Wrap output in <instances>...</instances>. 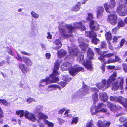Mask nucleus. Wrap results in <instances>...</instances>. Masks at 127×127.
I'll list each match as a JSON object with an SVG mask.
<instances>
[{"instance_id":"obj_1","label":"nucleus","mask_w":127,"mask_h":127,"mask_svg":"<svg viewBox=\"0 0 127 127\" xmlns=\"http://www.w3.org/2000/svg\"><path fill=\"white\" fill-rule=\"evenodd\" d=\"M58 24L59 25L58 28L60 32L61 36L65 38L72 36V33L75 29H79L82 31L86 30L85 26L81 22L74 23L73 27L71 25L66 24L63 22H59Z\"/></svg>"},{"instance_id":"obj_2","label":"nucleus","mask_w":127,"mask_h":127,"mask_svg":"<svg viewBox=\"0 0 127 127\" xmlns=\"http://www.w3.org/2000/svg\"><path fill=\"white\" fill-rule=\"evenodd\" d=\"M61 68L62 70L69 69V72L70 74L74 76L80 71H83L84 68L82 67H78L75 66L71 67V63L66 62L63 64L61 66Z\"/></svg>"},{"instance_id":"obj_3","label":"nucleus","mask_w":127,"mask_h":127,"mask_svg":"<svg viewBox=\"0 0 127 127\" xmlns=\"http://www.w3.org/2000/svg\"><path fill=\"white\" fill-rule=\"evenodd\" d=\"M119 5L117 7V12L119 15L124 16L127 14V9L126 7L123 4L124 2L121 0H117Z\"/></svg>"},{"instance_id":"obj_4","label":"nucleus","mask_w":127,"mask_h":127,"mask_svg":"<svg viewBox=\"0 0 127 127\" xmlns=\"http://www.w3.org/2000/svg\"><path fill=\"white\" fill-rule=\"evenodd\" d=\"M95 49L98 53V59L102 61H104V58H109L112 56H114L117 53L116 52H114L113 53L106 54L104 55V54L107 53V52L105 51L100 52L99 49L96 48Z\"/></svg>"},{"instance_id":"obj_5","label":"nucleus","mask_w":127,"mask_h":127,"mask_svg":"<svg viewBox=\"0 0 127 127\" xmlns=\"http://www.w3.org/2000/svg\"><path fill=\"white\" fill-rule=\"evenodd\" d=\"M60 67V64L58 62H55V63L54 67L53 73L50 75L51 78V83H55L59 80V78L56 77L58 74L57 70L59 69Z\"/></svg>"},{"instance_id":"obj_6","label":"nucleus","mask_w":127,"mask_h":127,"mask_svg":"<svg viewBox=\"0 0 127 127\" xmlns=\"http://www.w3.org/2000/svg\"><path fill=\"white\" fill-rule=\"evenodd\" d=\"M43 109V106L40 105L38 106L35 107V114L36 115L37 117L39 119L48 118L47 116L44 115L41 112Z\"/></svg>"},{"instance_id":"obj_7","label":"nucleus","mask_w":127,"mask_h":127,"mask_svg":"<svg viewBox=\"0 0 127 127\" xmlns=\"http://www.w3.org/2000/svg\"><path fill=\"white\" fill-rule=\"evenodd\" d=\"M110 99L111 101L118 102L124 105V107L127 108V100L121 96L118 97L111 96Z\"/></svg>"},{"instance_id":"obj_8","label":"nucleus","mask_w":127,"mask_h":127,"mask_svg":"<svg viewBox=\"0 0 127 127\" xmlns=\"http://www.w3.org/2000/svg\"><path fill=\"white\" fill-rule=\"evenodd\" d=\"M110 82L109 80H102L101 83H99L96 85V86L99 89H101L104 87L106 89L109 88L110 86Z\"/></svg>"},{"instance_id":"obj_9","label":"nucleus","mask_w":127,"mask_h":127,"mask_svg":"<svg viewBox=\"0 0 127 127\" xmlns=\"http://www.w3.org/2000/svg\"><path fill=\"white\" fill-rule=\"evenodd\" d=\"M118 18L115 14H111L109 15L107 21L112 25H114L117 24Z\"/></svg>"},{"instance_id":"obj_10","label":"nucleus","mask_w":127,"mask_h":127,"mask_svg":"<svg viewBox=\"0 0 127 127\" xmlns=\"http://www.w3.org/2000/svg\"><path fill=\"white\" fill-rule=\"evenodd\" d=\"M123 79H121L119 83V85L118 82H116L113 84H112V89L114 91H116L120 88V89H122L123 88Z\"/></svg>"},{"instance_id":"obj_11","label":"nucleus","mask_w":127,"mask_h":127,"mask_svg":"<svg viewBox=\"0 0 127 127\" xmlns=\"http://www.w3.org/2000/svg\"><path fill=\"white\" fill-rule=\"evenodd\" d=\"M24 116L27 119L33 122H35L36 120L34 115L32 113H30L28 111H24Z\"/></svg>"},{"instance_id":"obj_12","label":"nucleus","mask_w":127,"mask_h":127,"mask_svg":"<svg viewBox=\"0 0 127 127\" xmlns=\"http://www.w3.org/2000/svg\"><path fill=\"white\" fill-rule=\"evenodd\" d=\"M85 41V40L82 37H79L78 38V42L80 43L79 46L84 52L86 51L88 46L87 44L84 43Z\"/></svg>"},{"instance_id":"obj_13","label":"nucleus","mask_w":127,"mask_h":127,"mask_svg":"<svg viewBox=\"0 0 127 127\" xmlns=\"http://www.w3.org/2000/svg\"><path fill=\"white\" fill-rule=\"evenodd\" d=\"M91 91L93 92H94L92 95V98L94 102L96 103L98 101V95L97 92H98V89L95 88H92L91 89Z\"/></svg>"},{"instance_id":"obj_14","label":"nucleus","mask_w":127,"mask_h":127,"mask_svg":"<svg viewBox=\"0 0 127 127\" xmlns=\"http://www.w3.org/2000/svg\"><path fill=\"white\" fill-rule=\"evenodd\" d=\"M107 107L110 108L111 111L114 112L121 108V107L120 106H117L115 104H113L110 102H108L107 103Z\"/></svg>"},{"instance_id":"obj_15","label":"nucleus","mask_w":127,"mask_h":127,"mask_svg":"<svg viewBox=\"0 0 127 127\" xmlns=\"http://www.w3.org/2000/svg\"><path fill=\"white\" fill-rule=\"evenodd\" d=\"M90 87L86 85H84L82 87V90L81 92L80 91L79 92V94H81L82 95H85L89 93V89Z\"/></svg>"},{"instance_id":"obj_16","label":"nucleus","mask_w":127,"mask_h":127,"mask_svg":"<svg viewBox=\"0 0 127 127\" xmlns=\"http://www.w3.org/2000/svg\"><path fill=\"white\" fill-rule=\"evenodd\" d=\"M97 18H101L103 15L104 10L102 7L99 6L97 8Z\"/></svg>"},{"instance_id":"obj_17","label":"nucleus","mask_w":127,"mask_h":127,"mask_svg":"<svg viewBox=\"0 0 127 127\" xmlns=\"http://www.w3.org/2000/svg\"><path fill=\"white\" fill-rule=\"evenodd\" d=\"M49 84V78L47 77L45 79L41 80L39 82V87H44L45 85H47Z\"/></svg>"},{"instance_id":"obj_18","label":"nucleus","mask_w":127,"mask_h":127,"mask_svg":"<svg viewBox=\"0 0 127 127\" xmlns=\"http://www.w3.org/2000/svg\"><path fill=\"white\" fill-rule=\"evenodd\" d=\"M54 45L56 46L53 47V48L55 49L58 50L60 49L62 46V45L61 41L59 39H56L53 42Z\"/></svg>"},{"instance_id":"obj_19","label":"nucleus","mask_w":127,"mask_h":127,"mask_svg":"<svg viewBox=\"0 0 127 127\" xmlns=\"http://www.w3.org/2000/svg\"><path fill=\"white\" fill-rule=\"evenodd\" d=\"M83 65L86 68L90 71H92L93 69L92 63L90 61H87L86 62H84Z\"/></svg>"},{"instance_id":"obj_20","label":"nucleus","mask_w":127,"mask_h":127,"mask_svg":"<svg viewBox=\"0 0 127 127\" xmlns=\"http://www.w3.org/2000/svg\"><path fill=\"white\" fill-rule=\"evenodd\" d=\"M23 62L28 66L31 65L33 64L31 60L29 58L26 57H22Z\"/></svg>"},{"instance_id":"obj_21","label":"nucleus","mask_w":127,"mask_h":127,"mask_svg":"<svg viewBox=\"0 0 127 127\" xmlns=\"http://www.w3.org/2000/svg\"><path fill=\"white\" fill-rule=\"evenodd\" d=\"M69 51L70 56L72 57H74L77 55V52L78 51L77 49H72L71 48H69Z\"/></svg>"},{"instance_id":"obj_22","label":"nucleus","mask_w":127,"mask_h":127,"mask_svg":"<svg viewBox=\"0 0 127 127\" xmlns=\"http://www.w3.org/2000/svg\"><path fill=\"white\" fill-rule=\"evenodd\" d=\"M100 99L103 101L107 100L108 98L106 94L104 92H101L99 94Z\"/></svg>"},{"instance_id":"obj_23","label":"nucleus","mask_w":127,"mask_h":127,"mask_svg":"<svg viewBox=\"0 0 127 127\" xmlns=\"http://www.w3.org/2000/svg\"><path fill=\"white\" fill-rule=\"evenodd\" d=\"M59 88L60 89V88L59 86L56 85H52L48 86V87H46V91L49 92L51 91L55 90V88Z\"/></svg>"},{"instance_id":"obj_24","label":"nucleus","mask_w":127,"mask_h":127,"mask_svg":"<svg viewBox=\"0 0 127 127\" xmlns=\"http://www.w3.org/2000/svg\"><path fill=\"white\" fill-rule=\"evenodd\" d=\"M66 51L64 50L61 49L58 51V56L59 58H62L66 55Z\"/></svg>"},{"instance_id":"obj_25","label":"nucleus","mask_w":127,"mask_h":127,"mask_svg":"<svg viewBox=\"0 0 127 127\" xmlns=\"http://www.w3.org/2000/svg\"><path fill=\"white\" fill-rule=\"evenodd\" d=\"M19 67L22 72L25 74L27 73V68L25 66V65L23 64H20L19 65Z\"/></svg>"},{"instance_id":"obj_26","label":"nucleus","mask_w":127,"mask_h":127,"mask_svg":"<svg viewBox=\"0 0 127 127\" xmlns=\"http://www.w3.org/2000/svg\"><path fill=\"white\" fill-rule=\"evenodd\" d=\"M94 54L92 49L89 48L87 52V57L88 58L90 59H93Z\"/></svg>"},{"instance_id":"obj_27","label":"nucleus","mask_w":127,"mask_h":127,"mask_svg":"<svg viewBox=\"0 0 127 127\" xmlns=\"http://www.w3.org/2000/svg\"><path fill=\"white\" fill-rule=\"evenodd\" d=\"M117 75V73L116 72H113V74L110 76L109 79L108 80H109V82H110V84H111L112 82L114 81L115 79L114 78L116 77Z\"/></svg>"},{"instance_id":"obj_28","label":"nucleus","mask_w":127,"mask_h":127,"mask_svg":"<svg viewBox=\"0 0 127 127\" xmlns=\"http://www.w3.org/2000/svg\"><path fill=\"white\" fill-rule=\"evenodd\" d=\"M96 33L94 32V31H92L91 32H90L89 31H86L85 35L86 36L91 38Z\"/></svg>"},{"instance_id":"obj_29","label":"nucleus","mask_w":127,"mask_h":127,"mask_svg":"<svg viewBox=\"0 0 127 127\" xmlns=\"http://www.w3.org/2000/svg\"><path fill=\"white\" fill-rule=\"evenodd\" d=\"M96 33L91 38L92 39V42L95 44H96L99 41V40L96 38Z\"/></svg>"},{"instance_id":"obj_30","label":"nucleus","mask_w":127,"mask_h":127,"mask_svg":"<svg viewBox=\"0 0 127 127\" xmlns=\"http://www.w3.org/2000/svg\"><path fill=\"white\" fill-rule=\"evenodd\" d=\"M77 60L80 63H81L83 62L84 61L83 55L81 53H79Z\"/></svg>"},{"instance_id":"obj_31","label":"nucleus","mask_w":127,"mask_h":127,"mask_svg":"<svg viewBox=\"0 0 127 127\" xmlns=\"http://www.w3.org/2000/svg\"><path fill=\"white\" fill-rule=\"evenodd\" d=\"M90 111L92 115L96 114L98 112H100L99 110H98L97 108L93 107L91 108Z\"/></svg>"},{"instance_id":"obj_32","label":"nucleus","mask_w":127,"mask_h":127,"mask_svg":"<svg viewBox=\"0 0 127 127\" xmlns=\"http://www.w3.org/2000/svg\"><path fill=\"white\" fill-rule=\"evenodd\" d=\"M94 21L91 20L90 22V26L91 28L93 30H96L98 29V27L94 26Z\"/></svg>"},{"instance_id":"obj_33","label":"nucleus","mask_w":127,"mask_h":127,"mask_svg":"<svg viewBox=\"0 0 127 127\" xmlns=\"http://www.w3.org/2000/svg\"><path fill=\"white\" fill-rule=\"evenodd\" d=\"M80 2H78L75 6L73 7L72 8L71 11H78L80 8Z\"/></svg>"},{"instance_id":"obj_34","label":"nucleus","mask_w":127,"mask_h":127,"mask_svg":"<svg viewBox=\"0 0 127 127\" xmlns=\"http://www.w3.org/2000/svg\"><path fill=\"white\" fill-rule=\"evenodd\" d=\"M0 103L6 106H9L10 105V103L7 102L6 100L4 99H0Z\"/></svg>"},{"instance_id":"obj_35","label":"nucleus","mask_w":127,"mask_h":127,"mask_svg":"<svg viewBox=\"0 0 127 127\" xmlns=\"http://www.w3.org/2000/svg\"><path fill=\"white\" fill-rule=\"evenodd\" d=\"M110 5L109 4L107 3H106L104 4V7L106 10V11L108 13H110V10L109 9L110 8H111L110 7Z\"/></svg>"},{"instance_id":"obj_36","label":"nucleus","mask_w":127,"mask_h":127,"mask_svg":"<svg viewBox=\"0 0 127 127\" xmlns=\"http://www.w3.org/2000/svg\"><path fill=\"white\" fill-rule=\"evenodd\" d=\"M24 112L23 110H18L16 111V113L17 115H20V117H22L24 115Z\"/></svg>"},{"instance_id":"obj_37","label":"nucleus","mask_w":127,"mask_h":127,"mask_svg":"<svg viewBox=\"0 0 127 127\" xmlns=\"http://www.w3.org/2000/svg\"><path fill=\"white\" fill-rule=\"evenodd\" d=\"M125 24L123 21L120 19H119L118 23V27L120 28L123 27L124 26Z\"/></svg>"},{"instance_id":"obj_38","label":"nucleus","mask_w":127,"mask_h":127,"mask_svg":"<svg viewBox=\"0 0 127 127\" xmlns=\"http://www.w3.org/2000/svg\"><path fill=\"white\" fill-rule=\"evenodd\" d=\"M106 39L108 40H110L111 38V34L109 32L106 33L105 34Z\"/></svg>"},{"instance_id":"obj_39","label":"nucleus","mask_w":127,"mask_h":127,"mask_svg":"<svg viewBox=\"0 0 127 127\" xmlns=\"http://www.w3.org/2000/svg\"><path fill=\"white\" fill-rule=\"evenodd\" d=\"M44 122L45 124L47 125L48 127H53L54 126L53 124L49 121L47 120H45Z\"/></svg>"},{"instance_id":"obj_40","label":"nucleus","mask_w":127,"mask_h":127,"mask_svg":"<svg viewBox=\"0 0 127 127\" xmlns=\"http://www.w3.org/2000/svg\"><path fill=\"white\" fill-rule=\"evenodd\" d=\"M31 14L32 17L35 19L38 18L39 17L38 14L33 11H32L31 12Z\"/></svg>"},{"instance_id":"obj_41","label":"nucleus","mask_w":127,"mask_h":127,"mask_svg":"<svg viewBox=\"0 0 127 127\" xmlns=\"http://www.w3.org/2000/svg\"><path fill=\"white\" fill-rule=\"evenodd\" d=\"M121 36L115 35L113 37L112 42L113 43H115L117 42V40L119 38H121Z\"/></svg>"},{"instance_id":"obj_42","label":"nucleus","mask_w":127,"mask_h":127,"mask_svg":"<svg viewBox=\"0 0 127 127\" xmlns=\"http://www.w3.org/2000/svg\"><path fill=\"white\" fill-rule=\"evenodd\" d=\"M87 16L86 18L87 20H89L93 19V15L91 13H88L87 14Z\"/></svg>"},{"instance_id":"obj_43","label":"nucleus","mask_w":127,"mask_h":127,"mask_svg":"<svg viewBox=\"0 0 127 127\" xmlns=\"http://www.w3.org/2000/svg\"><path fill=\"white\" fill-rule=\"evenodd\" d=\"M105 64H108L112 63H114L115 62V60L114 59L109 58L107 61H103Z\"/></svg>"},{"instance_id":"obj_44","label":"nucleus","mask_w":127,"mask_h":127,"mask_svg":"<svg viewBox=\"0 0 127 127\" xmlns=\"http://www.w3.org/2000/svg\"><path fill=\"white\" fill-rule=\"evenodd\" d=\"M115 1L111 0L109 3L110 7V8H113L115 5Z\"/></svg>"},{"instance_id":"obj_45","label":"nucleus","mask_w":127,"mask_h":127,"mask_svg":"<svg viewBox=\"0 0 127 127\" xmlns=\"http://www.w3.org/2000/svg\"><path fill=\"white\" fill-rule=\"evenodd\" d=\"M3 117V113L1 108L0 107V123H2V120L1 118Z\"/></svg>"},{"instance_id":"obj_46","label":"nucleus","mask_w":127,"mask_h":127,"mask_svg":"<svg viewBox=\"0 0 127 127\" xmlns=\"http://www.w3.org/2000/svg\"><path fill=\"white\" fill-rule=\"evenodd\" d=\"M27 101L29 103H31L33 102H35L36 101L33 98L31 97H29L27 98Z\"/></svg>"},{"instance_id":"obj_47","label":"nucleus","mask_w":127,"mask_h":127,"mask_svg":"<svg viewBox=\"0 0 127 127\" xmlns=\"http://www.w3.org/2000/svg\"><path fill=\"white\" fill-rule=\"evenodd\" d=\"M69 111L70 110H66L64 114V115L65 117L68 118L71 117V115H69L68 114Z\"/></svg>"},{"instance_id":"obj_48","label":"nucleus","mask_w":127,"mask_h":127,"mask_svg":"<svg viewBox=\"0 0 127 127\" xmlns=\"http://www.w3.org/2000/svg\"><path fill=\"white\" fill-rule=\"evenodd\" d=\"M31 29L32 31L34 33H36L37 32V28L34 25H33L32 26Z\"/></svg>"},{"instance_id":"obj_49","label":"nucleus","mask_w":127,"mask_h":127,"mask_svg":"<svg viewBox=\"0 0 127 127\" xmlns=\"http://www.w3.org/2000/svg\"><path fill=\"white\" fill-rule=\"evenodd\" d=\"M104 105L103 103L98 104V106L96 107V108H97L98 110H100V109L101 108L104 107Z\"/></svg>"},{"instance_id":"obj_50","label":"nucleus","mask_w":127,"mask_h":127,"mask_svg":"<svg viewBox=\"0 0 127 127\" xmlns=\"http://www.w3.org/2000/svg\"><path fill=\"white\" fill-rule=\"evenodd\" d=\"M93 124L92 121L87 123V127H93Z\"/></svg>"},{"instance_id":"obj_51","label":"nucleus","mask_w":127,"mask_h":127,"mask_svg":"<svg viewBox=\"0 0 127 127\" xmlns=\"http://www.w3.org/2000/svg\"><path fill=\"white\" fill-rule=\"evenodd\" d=\"M78 121V118L76 117L74 118H73V119L72 121L71 122L72 124H73L74 123L76 124Z\"/></svg>"},{"instance_id":"obj_52","label":"nucleus","mask_w":127,"mask_h":127,"mask_svg":"<svg viewBox=\"0 0 127 127\" xmlns=\"http://www.w3.org/2000/svg\"><path fill=\"white\" fill-rule=\"evenodd\" d=\"M63 80L64 81H69L71 80V78H69L67 75H65L64 76Z\"/></svg>"},{"instance_id":"obj_53","label":"nucleus","mask_w":127,"mask_h":127,"mask_svg":"<svg viewBox=\"0 0 127 127\" xmlns=\"http://www.w3.org/2000/svg\"><path fill=\"white\" fill-rule=\"evenodd\" d=\"M17 57L15 56V58L17 60H18L21 62H22V61H23L22 57V58L18 54H17Z\"/></svg>"},{"instance_id":"obj_54","label":"nucleus","mask_w":127,"mask_h":127,"mask_svg":"<svg viewBox=\"0 0 127 127\" xmlns=\"http://www.w3.org/2000/svg\"><path fill=\"white\" fill-rule=\"evenodd\" d=\"M67 84V83L65 82L62 81L59 83V84L62 87L64 88L66 86Z\"/></svg>"},{"instance_id":"obj_55","label":"nucleus","mask_w":127,"mask_h":127,"mask_svg":"<svg viewBox=\"0 0 127 127\" xmlns=\"http://www.w3.org/2000/svg\"><path fill=\"white\" fill-rule=\"evenodd\" d=\"M104 124V123L102 122L101 121H99L98 122L97 125L99 127H103Z\"/></svg>"},{"instance_id":"obj_56","label":"nucleus","mask_w":127,"mask_h":127,"mask_svg":"<svg viewBox=\"0 0 127 127\" xmlns=\"http://www.w3.org/2000/svg\"><path fill=\"white\" fill-rule=\"evenodd\" d=\"M125 40L124 39H122L120 43V46H119V47L120 48L122 47L125 42Z\"/></svg>"},{"instance_id":"obj_57","label":"nucleus","mask_w":127,"mask_h":127,"mask_svg":"<svg viewBox=\"0 0 127 127\" xmlns=\"http://www.w3.org/2000/svg\"><path fill=\"white\" fill-rule=\"evenodd\" d=\"M118 32V28L116 27L112 30V33L113 34L117 33Z\"/></svg>"},{"instance_id":"obj_58","label":"nucleus","mask_w":127,"mask_h":127,"mask_svg":"<svg viewBox=\"0 0 127 127\" xmlns=\"http://www.w3.org/2000/svg\"><path fill=\"white\" fill-rule=\"evenodd\" d=\"M127 118L124 117H121L119 119L120 121L121 122H123L125 121Z\"/></svg>"},{"instance_id":"obj_59","label":"nucleus","mask_w":127,"mask_h":127,"mask_svg":"<svg viewBox=\"0 0 127 127\" xmlns=\"http://www.w3.org/2000/svg\"><path fill=\"white\" fill-rule=\"evenodd\" d=\"M101 47L102 48H105L106 46L105 42L104 41L102 42L101 44Z\"/></svg>"},{"instance_id":"obj_60","label":"nucleus","mask_w":127,"mask_h":127,"mask_svg":"<svg viewBox=\"0 0 127 127\" xmlns=\"http://www.w3.org/2000/svg\"><path fill=\"white\" fill-rule=\"evenodd\" d=\"M21 53L22 54H25L27 56H30L31 55V54H30L28 53L23 51H21Z\"/></svg>"},{"instance_id":"obj_61","label":"nucleus","mask_w":127,"mask_h":127,"mask_svg":"<svg viewBox=\"0 0 127 127\" xmlns=\"http://www.w3.org/2000/svg\"><path fill=\"white\" fill-rule=\"evenodd\" d=\"M123 66L125 71L127 73V65L125 64H123Z\"/></svg>"},{"instance_id":"obj_62","label":"nucleus","mask_w":127,"mask_h":127,"mask_svg":"<svg viewBox=\"0 0 127 127\" xmlns=\"http://www.w3.org/2000/svg\"><path fill=\"white\" fill-rule=\"evenodd\" d=\"M65 110V109L64 108H62L58 111V113L59 114H62Z\"/></svg>"},{"instance_id":"obj_63","label":"nucleus","mask_w":127,"mask_h":127,"mask_svg":"<svg viewBox=\"0 0 127 127\" xmlns=\"http://www.w3.org/2000/svg\"><path fill=\"white\" fill-rule=\"evenodd\" d=\"M110 122H107L106 123H104L103 127H108L110 125Z\"/></svg>"},{"instance_id":"obj_64","label":"nucleus","mask_w":127,"mask_h":127,"mask_svg":"<svg viewBox=\"0 0 127 127\" xmlns=\"http://www.w3.org/2000/svg\"><path fill=\"white\" fill-rule=\"evenodd\" d=\"M46 58L47 59H49L51 55L49 53H47L45 54Z\"/></svg>"}]
</instances>
